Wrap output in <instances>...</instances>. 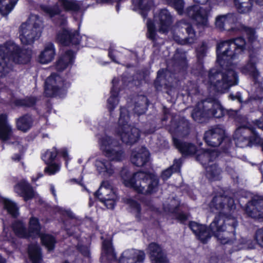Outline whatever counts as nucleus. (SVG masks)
I'll return each mask as SVG.
<instances>
[{
  "label": "nucleus",
  "mask_w": 263,
  "mask_h": 263,
  "mask_svg": "<svg viewBox=\"0 0 263 263\" xmlns=\"http://www.w3.org/2000/svg\"><path fill=\"white\" fill-rule=\"evenodd\" d=\"M251 2H252L254 4H255L259 6H263V0H250Z\"/></svg>",
  "instance_id": "nucleus-63"
},
{
  "label": "nucleus",
  "mask_w": 263,
  "mask_h": 263,
  "mask_svg": "<svg viewBox=\"0 0 263 263\" xmlns=\"http://www.w3.org/2000/svg\"><path fill=\"white\" fill-rule=\"evenodd\" d=\"M15 192L25 201L33 199L34 197V192L32 186L29 183L25 180L18 182L14 187Z\"/></svg>",
  "instance_id": "nucleus-21"
},
{
  "label": "nucleus",
  "mask_w": 263,
  "mask_h": 263,
  "mask_svg": "<svg viewBox=\"0 0 263 263\" xmlns=\"http://www.w3.org/2000/svg\"><path fill=\"white\" fill-rule=\"evenodd\" d=\"M59 154V150L55 147H53L51 149H47V151L42 155V159L45 162V164L53 162L55 160Z\"/></svg>",
  "instance_id": "nucleus-43"
},
{
  "label": "nucleus",
  "mask_w": 263,
  "mask_h": 263,
  "mask_svg": "<svg viewBox=\"0 0 263 263\" xmlns=\"http://www.w3.org/2000/svg\"><path fill=\"white\" fill-rule=\"evenodd\" d=\"M239 30L241 36L222 41L217 45L216 62L221 70L211 69L208 74L209 83L217 92H223L238 83L237 72L232 68L233 60L236 56L248 50V47L257 39L255 28L241 25Z\"/></svg>",
  "instance_id": "nucleus-1"
},
{
  "label": "nucleus",
  "mask_w": 263,
  "mask_h": 263,
  "mask_svg": "<svg viewBox=\"0 0 263 263\" xmlns=\"http://www.w3.org/2000/svg\"><path fill=\"white\" fill-rule=\"evenodd\" d=\"M56 39L63 46H68L70 44L78 45L81 41L80 34L78 31L71 32L65 28L57 34Z\"/></svg>",
  "instance_id": "nucleus-16"
},
{
  "label": "nucleus",
  "mask_w": 263,
  "mask_h": 263,
  "mask_svg": "<svg viewBox=\"0 0 263 263\" xmlns=\"http://www.w3.org/2000/svg\"><path fill=\"white\" fill-rule=\"evenodd\" d=\"M148 106V99L145 96H142L139 98L138 100L135 102V107L133 111L135 115L140 116L144 114Z\"/></svg>",
  "instance_id": "nucleus-33"
},
{
  "label": "nucleus",
  "mask_w": 263,
  "mask_h": 263,
  "mask_svg": "<svg viewBox=\"0 0 263 263\" xmlns=\"http://www.w3.org/2000/svg\"><path fill=\"white\" fill-rule=\"evenodd\" d=\"M129 120L130 115L128 109L125 107H121L116 133L120 137L123 143L132 145L138 141L140 137V130L129 124Z\"/></svg>",
  "instance_id": "nucleus-8"
},
{
  "label": "nucleus",
  "mask_w": 263,
  "mask_h": 263,
  "mask_svg": "<svg viewBox=\"0 0 263 263\" xmlns=\"http://www.w3.org/2000/svg\"><path fill=\"white\" fill-rule=\"evenodd\" d=\"M3 205L4 208L7 211L9 214L15 217L17 215L18 208L14 202L8 199Z\"/></svg>",
  "instance_id": "nucleus-46"
},
{
  "label": "nucleus",
  "mask_w": 263,
  "mask_h": 263,
  "mask_svg": "<svg viewBox=\"0 0 263 263\" xmlns=\"http://www.w3.org/2000/svg\"><path fill=\"white\" fill-rule=\"evenodd\" d=\"M214 151H205L201 154H198L196 159L205 167L207 176L212 179L217 178L220 174L218 165L213 163L214 159L218 156H215Z\"/></svg>",
  "instance_id": "nucleus-11"
},
{
  "label": "nucleus",
  "mask_w": 263,
  "mask_h": 263,
  "mask_svg": "<svg viewBox=\"0 0 263 263\" xmlns=\"http://www.w3.org/2000/svg\"><path fill=\"white\" fill-rule=\"evenodd\" d=\"M198 5H193L187 7L184 10V0H166L167 4L176 10L179 15L184 13L185 15L195 21L198 25L206 26L208 23L209 11L200 6L205 5L210 0H193Z\"/></svg>",
  "instance_id": "nucleus-6"
},
{
  "label": "nucleus",
  "mask_w": 263,
  "mask_h": 263,
  "mask_svg": "<svg viewBox=\"0 0 263 263\" xmlns=\"http://www.w3.org/2000/svg\"><path fill=\"white\" fill-rule=\"evenodd\" d=\"M102 196V193L100 192L99 190H98L95 193V196L97 198H100V199L102 197H101Z\"/></svg>",
  "instance_id": "nucleus-64"
},
{
  "label": "nucleus",
  "mask_w": 263,
  "mask_h": 263,
  "mask_svg": "<svg viewBox=\"0 0 263 263\" xmlns=\"http://www.w3.org/2000/svg\"><path fill=\"white\" fill-rule=\"evenodd\" d=\"M16 127L18 130L27 133L33 127L34 119L33 116L26 113L16 119Z\"/></svg>",
  "instance_id": "nucleus-24"
},
{
  "label": "nucleus",
  "mask_w": 263,
  "mask_h": 263,
  "mask_svg": "<svg viewBox=\"0 0 263 263\" xmlns=\"http://www.w3.org/2000/svg\"><path fill=\"white\" fill-rule=\"evenodd\" d=\"M176 130L180 136H187L190 133V123L188 122H183L177 126Z\"/></svg>",
  "instance_id": "nucleus-48"
},
{
  "label": "nucleus",
  "mask_w": 263,
  "mask_h": 263,
  "mask_svg": "<svg viewBox=\"0 0 263 263\" xmlns=\"http://www.w3.org/2000/svg\"><path fill=\"white\" fill-rule=\"evenodd\" d=\"M41 243L49 252L53 251L55 247L57 240L55 237L50 234L42 233L40 235Z\"/></svg>",
  "instance_id": "nucleus-34"
},
{
  "label": "nucleus",
  "mask_w": 263,
  "mask_h": 263,
  "mask_svg": "<svg viewBox=\"0 0 263 263\" xmlns=\"http://www.w3.org/2000/svg\"><path fill=\"white\" fill-rule=\"evenodd\" d=\"M249 59L246 64L240 68L242 73L249 75L254 80H257L259 76V72L257 68V64L258 62L257 57L258 50L253 46L248 47Z\"/></svg>",
  "instance_id": "nucleus-12"
},
{
  "label": "nucleus",
  "mask_w": 263,
  "mask_h": 263,
  "mask_svg": "<svg viewBox=\"0 0 263 263\" xmlns=\"http://www.w3.org/2000/svg\"><path fill=\"white\" fill-rule=\"evenodd\" d=\"M241 127L248 129L250 132V135L248 137L249 146L259 145L263 141V139L260 137L256 131V127L263 130V115L258 119L253 121V124L248 123Z\"/></svg>",
  "instance_id": "nucleus-14"
},
{
  "label": "nucleus",
  "mask_w": 263,
  "mask_h": 263,
  "mask_svg": "<svg viewBox=\"0 0 263 263\" xmlns=\"http://www.w3.org/2000/svg\"><path fill=\"white\" fill-rule=\"evenodd\" d=\"M208 46L205 42H202L201 46L196 49L197 64L201 68L203 67L204 58L206 55Z\"/></svg>",
  "instance_id": "nucleus-42"
},
{
  "label": "nucleus",
  "mask_w": 263,
  "mask_h": 263,
  "mask_svg": "<svg viewBox=\"0 0 263 263\" xmlns=\"http://www.w3.org/2000/svg\"><path fill=\"white\" fill-rule=\"evenodd\" d=\"M41 226L38 218L35 217H30L29 221L27 232L30 238L33 236L40 235Z\"/></svg>",
  "instance_id": "nucleus-35"
},
{
  "label": "nucleus",
  "mask_w": 263,
  "mask_h": 263,
  "mask_svg": "<svg viewBox=\"0 0 263 263\" xmlns=\"http://www.w3.org/2000/svg\"><path fill=\"white\" fill-rule=\"evenodd\" d=\"M61 88L57 85H53L48 83L47 81L45 82L44 95L47 98H53L57 96Z\"/></svg>",
  "instance_id": "nucleus-44"
},
{
  "label": "nucleus",
  "mask_w": 263,
  "mask_h": 263,
  "mask_svg": "<svg viewBox=\"0 0 263 263\" xmlns=\"http://www.w3.org/2000/svg\"><path fill=\"white\" fill-rule=\"evenodd\" d=\"M61 6L66 12H79L81 5L76 0H58Z\"/></svg>",
  "instance_id": "nucleus-37"
},
{
  "label": "nucleus",
  "mask_w": 263,
  "mask_h": 263,
  "mask_svg": "<svg viewBox=\"0 0 263 263\" xmlns=\"http://www.w3.org/2000/svg\"><path fill=\"white\" fill-rule=\"evenodd\" d=\"M55 55V49L53 43H48L39 56V61L41 64H47L51 62Z\"/></svg>",
  "instance_id": "nucleus-28"
},
{
  "label": "nucleus",
  "mask_w": 263,
  "mask_h": 263,
  "mask_svg": "<svg viewBox=\"0 0 263 263\" xmlns=\"http://www.w3.org/2000/svg\"><path fill=\"white\" fill-rule=\"evenodd\" d=\"M102 249L108 260L111 261H116L117 260L116 253L111 241H104L103 243Z\"/></svg>",
  "instance_id": "nucleus-39"
},
{
  "label": "nucleus",
  "mask_w": 263,
  "mask_h": 263,
  "mask_svg": "<svg viewBox=\"0 0 263 263\" xmlns=\"http://www.w3.org/2000/svg\"><path fill=\"white\" fill-rule=\"evenodd\" d=\"M174 165L177 167V168L180 169L182 165L181 160L180 159H175L174 160Z\"/></svg>",
  "instance_id": "nucleus-62"
},
{
  "label": "nucleus",
  "mask_w": 263,
  "mask_h": 263,
  "mask_svg": "<svg viewBox=\"0 0 263 263\" xmlns=\"http://www.w3.org/2000/svg\"><path fill=\"white\" fill-rule=\"evenodd\" d=\"M32 50L21 47L11 41L0 45V78L6 77L13 69V64L26 65L32 58Z\"/></svg>",
  "instance_id": "nucleus-3"
},
{
  "label": "nucleus",
  "mask_w": 263,
  "mask_h": 263,
  "mask_svg": "<svg viewBox=\"0 0 263 263\" xmlns=\"http://www.w3.org/2000/svg\"><path fill=\"white\" fill-rule=\"evenodd\" d=\"M28 255L31 263H42L43 261L42 249L37 244L28 246Z\"/></svg>",
  "instance_id": "nucleus-29"
},
{
  "label": "nucleus",
  "mask_w": 263,
  "mask_h": 263,
  "mask_svg": "<svg viewBox=\"0 0 263 263\" xmlns=\"http://www.w3.org/2000/svg\"><path fill=\"white\" fill-rule=\"evenodd\" d=\"M67 23V18L64 15H59V16L54 20V24L59 26H63Z\"/></svg>",
  "instance_id": "nucleus-55"
},
{
  "label": "nucleus",
  "mask_w": 263,
  "mask_h": 263,
  "mask_svg": "<svg viewBox=\"0 0 263 263\" xmlns=\"http://www.w3.org/2000/svg\"><path fill=\"white\" fill-rule=\"evenodd\" d=\"M58 155L62 157L65 159H66L68 157V151L66 148H63L59 150Z\"/></svg>",
  "instance_id": "nucleus-59"
},
{
  "label": "nucleus",
  "mask_w": 263,
  "mask_h": 263,
  "mask_svg": "<svg viewBox=\"0 0 263 263\" xmlns=\"http://www.w3.org/2000/svg\"><path fill=\"white\" fill-rule=\"evenodd\" d=\"M130 207L136 211L137 214L138 215L141 214V206L140 204L134 199H129L128 202Z\"/></svg>",
  "instance_id": "nucleus-52"
},
{
  "label": "nucleus",
  "mask_w": 263,
  "mask_h": 263,
  "mask_svg": "<svg viewBox=\"0 0 263 263\" xmlns=\"http://www.w3.org/2000/svg\"><path fill=\"white\" fill-rule=\"evenodd\" d=\"M254 239L259 246L263 247V229H259L256 231Z\"/></svg>",
  "instance_id": "nucleus-53"
},
{
  "label": "nucleus",
  "mask_w": 263,
  "mask_h": 263,
  "mask_svg": "<svg viewBox=\"0 0 263 263\" xmlns=\"http://www.w3.org/2000/svg\"><path fill=\"white\" fill-rule=\"evenodd\" d=\"M172 171L171 169H166V170H165L164 171H163L162 172V177H165L166 178H168L171 177V176L172 175Z\"/></svg>",
  "instance_id": "nucleus-60"
},
{
  "label": "nucleus",
  "mask_w": 263,
  "mask_h": 263,
  "mask_svg": "<svg viewBox=\"0 0 263 263\" xmlns=\"http://www.w3.org/2000/svg\"><path fill=\"white\" fill-rule=\"evenodd\" d=\"M102 249L108 260L111 261H116L117 260L116 253L111 241H104L103 243Z\"/></svg>",
  "instance_id": "nucleus-41"
},
{
  "label": "nucleus",
  "mask_w": 263,
  "mask_h": 263,
  "mask_svg": "<svg viewBox=\"0 0 263 263\" xmlns=\"http://www.w3.org/2000/svg\"><path fill=\"white\" fill-rule=\"evenodd\" d=\"M75 59L74 51L71 49L67 50L58 59L55 63L56 69L59 71H63L69 65L74 63Z\"/></svg>",
  "instance_id": "nucleus-22"
},
{
  "label": "nucleus",
  "mask_w": 263,
  "mask_h": 263,
  "mask_svg": "<svg viewBox=\"0 0 263 263\" xmlns=\"http://www.w3.org/2000/svg\"><path fill=\"white\" fill-rule=\"evenodd\" d=\"M253 4L250 0L234 1V4L237 11L241 14H246L251 12Z\"/></svg>",
  "instance_id": "nucleus-36"
},
{
  "label": "nucleus",
  "mask_w": 263,
  "mask_h": 263,
  "mask_svg": "<svg viewBox=\"0 0 263 263\" xmlns=\"http://www.w3.org/2000/svg\"><path fill=\"white\" fill-rule=\"evenodd\" d=\"M203 140L209 146H220L222 152L226 153L229 152L232 145V141L226 135L225 130L218 126L205 132Z\"/></svg>",
  "instance_id": "nucleus-9"
},
{
  "label": "nucleus",
  "mask_w": 263,
  "mask_h": 263,
  "mask_svg": "<svg viewBox=\"0 0 263 263\" xmlns=\"http://www.w3.org/2000/svg\"><path fill=\"white\" fill-rule=\"evenodd\" d=\"M38 100L36 97L27 96L24 98L16 99L13 101L15 106L23 108H34L36 109V105Z\"/></svg>",
  "instance_id": "nucleus-30"
},
{
  "label": "nucleus",
  "mask_w": 263,
  "mask_h": 263,
  "mask_svg": "<svg viewBox=\"0 0 263 263\" xmlns=\"http://www.w3.org/2000/svg\"><path fill=\"white\" fill-rule=\"evenodd\" d=\"M173 143L183 157L194 155L197 152V146L192 143L182 141L174 137H173Z\"/></svg>",
  "instance_id": "nucleus-20"
},
{
  "label": "nucleus",
  "mask_w": 263,
  "mask_h": 263,
  "mask_svg": "<svg viewBox=\"0 0 263 263\" xmlns=\"http://www.w3.org/2000/svg\"><path fill=\"white\" fill-rule=\"evenodd\" d=\"M147 252L152 263H169L166 255L158 243H149L147 247Z\"/></svg>",
  "instance_id": "nucleus-17"
},
{
  "label": "nucleus",
  "mask_w": 263,
  "mask_h": 263,
  "mask_svg": "<svg viewBox=\"0 0 263 263\" xmlns=\"http://www.w3.org/2000/svg\"><path fill=\"white\" fill-rule=\"evenodd\" d=\"M227 110L220 101L216 99L208 98L198 103L193 109L191 116L198 123L207 122L211 118L219 119L223 117Z\"/></svg>",
  "instance_id": "nucleus-5"
},
{
  "label": "nucleus",
  "mask_w": 263,
  "mask_h": 263,
  "mask_svg": "<svg viewBox=\"0 0 263 263\" xmlns=\"http://www.w3.org/2000/svg\"><path fill=\"white\" fill-rule=\"evenodd\" d=\"M108 56L112 62L116 63H118L116 59V56L114 53V50L112 49L109 48L108 49Z\"/></svg>",
  "instance_id": "nucleus-58"
},
{
  "label": "nucleus",
  "mask_w": 263,
  "mask_h": 263,
  "mask_svg": "<svg viewBox=\"0 0 263 263\" xmlns=\"http://www.w3.org/2000/svg\"><path fill=\"white\" fill-rule=\"evenodd\" d=\"M175 215L176 219L179 221L181 224H185L188 219L187 214L183 212L176 213Z\"/></svg>",
  "instance_id": "nucleus-54"
},
{
  "label": "nucleus",
  "mask_w": 263,
  "mask_h": 263,
  "mask_svg": "<svg viewBox=\"0 0 263 263\" xmlns=\"http://www.w3.org/2000/svg\"><path fill=\"white\" fill-rule=\"evenodd\" d=\"M43 10L51 18L55 16V15H60L62 12L61 10L58 5H54L52 7L45 6L43 8Z\"/></svg>",
  "instance_id": "nucleus-49"
},
{
  "label": "nucleus",
  "mask_w": 263,
  "mask_h": 263,
  "mask_svg": "<svg viewBox=\"0 0 263 263\" xmlns=\"http://www.w3.org/2000/svg\"><path fill=\"white\" fill-rule=\"evenodd\" d=\"M149 159L150 153L145 146H142L138 151H133L131 154V162L138 167L144 166Z\"/></svg>",
  "instance_id": "nucleus-19"
},
{
  "label": "nucleus",
  "mask_w": 263,
  "mask_h": 263,
  "mask_svg": "<svg viewBox=\"0 0 263 263\" xmlns=\"http://www.w3.org/2000/svg\"><path fill=\"white\" fill-rule=\"evenodd\" d=\"M145 258L143 251L136 252L132 250H126L121 254L118 263H143Z\"/></svg>",
  "instance_id": "nucleus-18"
},
{
  "label": "nucleus",
  "mask_w": 263,
  "mask_h": 263,
  "mask_svg": "<svg viewBox=\"0 0 263 263\" xmlns=\"http://www.w3.org/2000/svg\"><path fill=\"white\" fill-rule=\"evenodd\" d=\"M59 212L63 216H66L70 219H74L76 218L74 215L70 210L61 209L60 210Z\"/></svg>",
  "instance_id": "nucleus-56"
},
{
  "label": "nucleus",
  "mask_w": 263,
  "mask_h": 263,
  "mask_svg": "<svg viewBox=\"0 0 263 263\" xmlns=\"http://www.w3.org/2000/svg\"><path fill=\"white\" fill-rule=\"evenodd\" d=\"M238 221L236 218L229 216L224 218L220 214L216 215L208 226L195 221H190L189 228L202 244H206L213 236L222 245L229 243L236 236Z\"/></svg>",
  "instance_id": "nucleus-2"
},
{
  "label": "nucleus",
  "mask_w": 263,
  "mask_h": 263,
  "mask_svg": "<svg viewBox=\"0 0 263 263\" xmlns=\"http://www.w3.org/2000/svg\"><path fill=\"white\" fill-rule=\"evenodd\" d=\"M147 38L153 41H155L156 40L157 31L154 23L150 20L147 21Z\"/></svg>",
  "instance_id": "nucleus-47"
},
{
  "label": "nucleus",
  "mask_w": 263,
  "mask_h": 263,
  "mask_svg": "<svg viewBox=\"0 0 263 263\" xmlns=\"http://www.w3.org/2000/svg\"><path fill=\"white\" fill-rule=\"evenodd\" d=\"M228 198L223 194H217L214 196L210 203V206L212 209L221 211L224 209Z\"/></svg>",
  "instance_id": "nucleus-31"
},
{
  "label": "nucleus",
  "mask_w": 263,
  "mask_h": 263,
  "mask_svg": "<svg viewBox=\"0 0 263 263\" xmlns=\"http://www.w3.org/2000/svg\"><path fill=\"white\" fill-rule=\"evenodd\" d=\"M102 249L108 260L111 261H116L117 260L116 253L111 241H104L103 243Z\"/></svg>",
  "instance_id": "nucleus-40"
},
{
  "label": "nucleus",
  "mask_w": 263,
  "mask_h": 263,
  "mask_svg": "<svg viewBox=\"0 0 263 263\" xmlns=\"http://www.w3.org/2000/svg\"><path fill=\"white\" fill-rule=\"evenodd\" d=\"M100 201L104 203L107 208L109 209H114L116 205V200L109 198H101Z\"/></svg>",
  "instance_id": "nucleus-51"
},
{
  "label": "nucleus",
  "mask_w": 263,
  "mask_h": 263,
  "mask_svg": "<svg viewBox=\"0 0 263 263\" xmlns=\"http://www.w3.org/2000/svg\"><path fill=\"white\" fill-rule=\"evenodd\" d=\"M167 69H160L157 73V77L154 82V86L157 91H163L168 96L172 97L175 94V89L173 85L167 83L166 80Z\"/></svg>",
  "instance_id": "nucleus-13"
},
{
  "label": "nucleus",
  "mask_w": 263,
  "mask_h": 263,
  "mask_svg": "<svg viewBox=\"0 0 263 263\" xmlns=\"http://www.w3.org/2000/svg\"><path fill=\"white\" fill-rule=\"evenodd\" d=\"M31 24L23 23L20 27V39L23 45H29L34 43L41 36L43 29V22L38 16Z\"/></svg>",
  "instance_id": "nucleus-10"
},
{
  "label": "nucleus",
  "mask_w": 263,
  "mask_h": 263,
  "mask_svg": "<svg viewBox=\"0 0 263 263\" xmlns=\"http://www.w3.org/2000/svg\"><path fill=\"white\" fill-rule=\"evenodd\" d=\"M114 139L110 136H105L99 140L100 149L103 154L109 159L110 161L104 159L101 161V172L109 176L114 173V166L110 161L121 162L125 158V152L121 147L116 149L114 144Z\"/></svg>",
  "instance_id": "nucleus-7"
},
{
  "label": "nucleus",
  "mask_w": 263,
  "mask_h": 263,
  "mask_svg": "<svg viewBox=\"0 0 263 263\" xmlns=\"http://www.w3.org/2000/svg\"><path fill=\"white\" fill-rule=\"evenodd\" d=\"M18 1V0H0V13L3 16L8 15Z\"/></svg>",
  "instance_id": "nucleus-38"
},
{
  "label": "nucleus",
  "mask_w": 263,
  "mask_h": 263,
  "mask_svg": "<svg viewBox=\"0 0 263 263\" xmlns=\"http://www.w3.org/2000/svg\"><path fill=\"white\" fill-rule=\"evenodd\" d=\"M12 129L8 123V117L5 114L0 115V139L7 141L10 139Z\"/></svg>",
  "instance_id": "nucleus-27"
},
{
  "label": "nucleus",
  "mask_w": 263,
  "mask_h": 263,
  "mask_svg": "<svg viewBox=\"0 0 263 263\" xmlns=\"http://www.w3.org/2000/svg\"><path fill=\"white\" fill-rule=\"evenodd\" d=\"M123 184L139 194L151 195L158 192L159 180L149 171H139L123 181Z\"/></svg>",
  "instance_id": "nucleus-4"
},
{
  "label": "nucleus",
  "mask_w": 263,
  "mask_h": 263,
  "mask_svg": "<svg viewBox=\"0 0 263 263\" xmlns=\"http://www.w3.org/2000/svg\"><path fill=\"white\" fill-rule=\"evenodd\" d=\"M238 22V14L236 13H228L216 16L215 25L220 31H234L233 26Z\"/></svg>",
  "instance_id": "nucleus-15"
},
{
  "label": "nucleus",
  "mask_w": 263,
  "mask_h": 263,
  "mask_svg": "<svg viewBox=\"0 0 263 263\" xmlns=\"http://www.w3.org/2000/svg\"><path fill=\"white\" fill-rule=\"evenodd\" d=\"M120 174V176H121V179L122 180V182L124 181L125 180L129 178V177H130L132 176L130 174V171L125 168H123L121 170Z\"/></svg>",
  "instance_id": "nucleus-57"
},
{
  "label": "nucleus",
  "mask_w": 263,
  "mask_h": 263,
  "mask_svg": "<svg viewBox=\"0 0 263 263\" xmlns=\"http://www.w3.org/2000/svg\"><path fill=\"white\" fill-rule=\"evenodd\" d=\"M135 11H138L143 17L146 18L148 13L154 5V0H132Z\"/></svg>",
  "instance_id": "nucleus-25"
},
{
  "label": "nucleus",
  "mask_w": 263,
  "mask_h": 263,
  "mask_svg": "<svg viewBox=\"0 0 263 263\" xmlns=\"http://www.w3.org/2000/svg\"><path fill=\"white\" fill-rule=\"evenodd\" d=\"M12 229L18 237L22 238H29L27 229L24 222L20 220H15L12 224Z\"/></svg>",
  "instance_id": "nucleus-32"
},
{
  "label": "nucleus",
  "mask_w": 263,
  "mask_h": 263,
  "mask_svg": "<svg viewBox=\"0 0 263 263\" xmlns=\"http://www.w3.org/2000/svg\"><path fill=\"white\" fill-rule=\"evenodd\" d=\"M46 164L47 166L45 168L44 172L50 175H54L60 169L59 165L55 163L52 162Z\"/></svg>",
  "instance_id": "nucleus-50"
},
{
  "label": "nucleus",
  "mask_w": 263,
  "mask_h": 263,
  "mask_svg": "<svg viewBox=\"0 0 263 263\" xmlns=\"http://www.w3.org/2000/svg\"><path fill=\"white\" fill-rule=\"evenodd\" d=\"M119 81L115 78L112 80V87L110 89V96L107 101V108L110 113H112L118 103V97L120 91L118 87Z\"/></svg>",
  "instance_id": "nucleus-23"
},
{
  "label": "nucleus",
  "mask_w": 263,
  "mask_h": 263,
  "mask_svg": "<svg viewBox=\"0 0 263 263\" xmlns=\"http://www.w3.org/2000/svg\"><path fill=\"white\" fill-rule=\"evenodd\" d=\"M187 36L183 40V44H192L196 40V32L191 24H189L185 28Z\"/></svg>",
  "instance_id": "nucleus-45"
},
{
  "label": "nucleus",
  "mask_w": 263,
  "mask_h": 263,
  "mask_svg": "<svg viewBox=\"0 0 263 263\" xmlns=\"http://www.w3.org/2000/svg\"><path fill=\"white\" fill-rule=\"evenodd\" d=\"M249 203L251 205L253 206H256L260 203V200L253 198L249 202Z\"/></svg>",
  "instance_id": "nucleus-61"
},
{
  "label": "nucleus",
  "mask_w": 263,
  "mask_h": 263,
  "mask_svg": "<svg viewBox=\"0 0 263 263\" xmlns=\"http://www.w3.org/2000/svg\"><path fill=\"white\" fill-rule=\"evenodd\" d=\"M160 30L163 32H167L173 23V17L166 9H162L158 14Z\"/></svg>",
  "instance_id": "nucleus-26"
}]
</instances>
